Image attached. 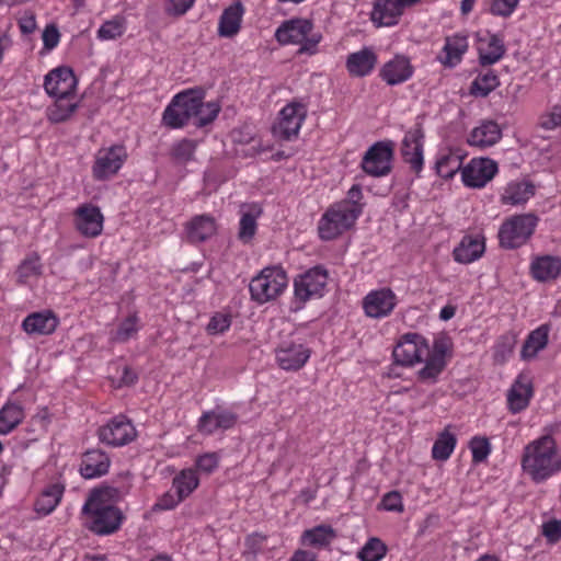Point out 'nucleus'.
Wrapping results in <instances>:
<instances>
[{
  "label": "nucleus",
  "instance_id": "22",
  "mask_svg": "<svg viewBox=\"0 0 561 561\" xmlns=\"http://www.w3.org/2000/svg\"><path fill=\"white\" fill-rule=\"evenodd\" d=\"M414 67L410 59L403 55H396L387 61L379 70V77L388 85H399L412 78Z\"/></svg>",
  "mask_w": 561,
  "mask_h": 561
},
{
  "label": "nucleus",
  "instance_id": "59",
  "mask_svg": "<svg viewBox=\"0 0 561 561\" xmlns=\"http://www.w3.org/2000/svg\"><path fill=\"white\" fill-rule=\"evenodd\" d=\"M381 505L388 512H403L402 496L398 491H390L382 496Z\"/></svg>",
  "mask_w": 561,
  "mask_h": 561
},
{
  "label": "nucleus",
  "instance_id": "33",
  "mask_svg": "<svg viewBox=\"0 0 561 561\" xmlns=\"http://www.w3.org/2000/svg\"><path fill=\"white\" fill-rule=\"evenodd\" d=\"M185 230L191 243H201L215 234L216 222L209 215H197L186 224Z\"/></svg>",
  "mask_w": 561,
  "mask_h": 561
},
{
  "label": "nucleus",
  "instance_id": "27",
  "mask_svg": "<svg viewBox=\"0 0 561 561\" xmlns=\"http://www.w3.org/2000/svg\"><path fill=\"white\" fill-rule=\"evenodd\" d=\"M535 193L536 187L530 181L513 180L504 186L500 201L503 205H524Z\"/></svg>",
  "mask_w": 561,
  "mask_h": 561
},
{
  "label": "nucleus",
  "instance_id": "43",
  "mask_svg": "<svg viewBox=\"0 0 561 561\" xmlns=\"http://www.w3.org/2000/svg\"><path fill=\"white\" fill-rule=\"evenodd\" d=\"M24 419L23 409L16 403H7L0 410V434L12 432Z\"/></svg>",
  "mask_w": 561,
  "mask_h": 561
},
{
  "label": "nucleus",
  "instance_id": "13",
  "mask_svg": "<svg viewBox=\"0 0 561 561\" xmlns=\"http://www.w3.org/2000/svg\"><path fill=\"white\" fill-rule=\"evenodd\" d=\"M398 305V297L388 287L370 290L362 300L367 318L379 320L389 317Z\"/></svg>",
  "mask_w": 561,
  "mask_h": 561
},
{
  "label": "nucleus",
  "instance_id": "26",
  "mask_svg": "<svg viewBox=\"0 0 561 561\" xmlns=\"http://www.w3.org/2000/svg\"><path fill=\"white\" fill-rule=\"evenodd\" d=\"M111 465L108 456L101 449H91L82 455L80 474L84 479H95L107 473Z\"/></svg>",
  "mask_w": 561,
  "mask_h": 561
},
{
  "label": "nucleus",
  "instance_id": "51",
  "mask_svg": "<svg viewBox=\"0 0 561 561\" xmlns=\"http://www.w3.org/2000/svg\"><path fill=\"white\" fill-rule=\"evenodd\" d=\"M138 321L139 319L136 314L128 316L119 323L117 330L112 334V341L124 343L135 336L139 330Z\"/></svg>",
  "mask_w": 561,
  "mask_h": 561
},
{
  "label": "nucleus",
  "instance_id": "12",
  "mask_svg": "<svg viewBox=\"0 0 561 561\" xmlns=\"http://www.w3.org/2000/svg\"><path fill=\"white\" fill-rule=\"evenodd\" d=\"M424 137L423 126L420 122H416L405 131L401 144L402 159L416 174H420L424 165Z\"/></svg>",
  "mask_w": 561,
  "mask_h": 561
},
{
  "label": "nucleus",
  "instance_id": "62",
  "mask_svg": "<svg viewBox=\"0 0 561 561\" xmlns=\"http://www.w3.org/2000/svg\"><path fill=\"white\" fill-rule=\"evenodd\" d=\"M44 47L48 50L54 49L60 38L58 28L55 25H47L42 35Z\"/></svg>",
  "mask_w": 561,
  "mask_h": 561
},
{
  "label": "nucleus",
  "instance_id": "2",
  "mask_svg": "<svg viewBox=\"0 0 561 561\" xmlns=\"http://www.w3.org/2000/svg\"><path fill=\"white\" fill-rule=\"evenodd\" d=\"M520 466L530 480L540 484L561 472V453L554 438L543 435L528 443L523 450Z\"/></svg>",
  "mask_w": 561,
  "mask_h": 561
},
{
  "label": "nucleus",
  "instance_id": "32",
  "mask_svg": "<svg viewBox=\"0 0 561 561\" xmlns=\"http://www.w3.org/2000/svg\"><path fill=\"white\" fill-rule=\"evenodd\" d=\"M502 137L500 126L493 121H484L470 133V146L486 148L495 145Z\"/></svg>",
  "mask_w": 561,
  "mask_h": 561
},
{
  "label": "nucleus",
  "instance_id": "31",
  "mask_svg": "<svg viewBox=\"0 0 561 561\" xmlns=\"http://www.w3.org/2000/svg\"><path fill=\"white\" fill-rule=\"evenodd\" d=\"M203 94L192 91V102L195 104L192 118L195 119L194 125L198 128L211 124L220 112V104L217 101L204 102Z\"/></svg>",
  "mask_w": 561,
  "mask_h": 561
},
{
  "label": "nucleus",
  "instance_id": "40",
  "mask_svg": "<svg viewBox=\"0 0 561 561\" xmlns=\"http://www.w3.org/2000/svg\"><path fill=\"white\" fill-rule=\"evenodd\" d=\"M457 445L456 435L450 432V426L445 427L434 442L432 457L438 461H446L454 453Z\"/></svg>",
  "mask_w": 561,
  "mask_h": 561
},
{
  "label": "nucleus",
  "instance_id": "18",
  "mask_svg": "<svg viewBox=\"0 0 561 561\" xmlns=\"http://www.w3.org/2000/svg\"><path fill=\"white\" fill-rule=\"evenodd\" d=\"M497 163L489 158L472 159L461 170V179L466 186L481 188L497 173Z\"/></svg>",
  "mask_w": 561,
  "mask_h": 561
},
{
  "label": "nucleus",
  "instance_id": "29",
  "mask_svg": "<svg viewBox=\"0 0 561 561\" xmlns=\"http://www.w3.org/2000/svg\"><path fill=\"white\" fill-rule=\"evenodd\" d=\"M485 244L483 238L465 236L460 243L454 249V260L461 264H470L480 259L484 253Z\"/></svg>",
  "mask_w": 561,
  "mask_h": 561
},
{
  "label": "nucleus",
  "instance_id": "64",
  "mask_svg": "<svg viewBox=\"0 0 561 561\" xmlns=\"http://www.w3.org/2000/svg\"><path fill=\"white\" fill-rule=\"evenodd\" d=\"M19 26L23 34H32L36 30L35 16L25 12L19 20Z\"/></svg>",
  "mask_w": 561,
  "mask_h": 561
},
{
  "label": "nucleus",
  "instance_id": "39",
  "mask_svg": "<svg viewBox=\"0 0 561 561\" xmlns=\"http://www.w3.org/2000/svg\"><path fill=\"white\" fill-rule=\"evenodd\" d=\"M336 537L330 525H319L307 529L301 535V542L311 547L322 548L329 546Z\"/></svg>",
  "mask_w": 561,
  "mask_h": 561
},
{
  "label": "nucleus",
  "instance_id": "9",
  "mask_svg": "<svg viewBox=\"0 0 561 561\" xmlns=\"http://www.w3.org/2000/svg\"><path fill=\"white\" fill-rule=\"evenodd\" d=\"M307 116L306 105L301 102H290L278 113L277 122L273 125V135L283 140H290L299 134Z\"/></svg>",
  "mask_w": 561,
  "mask_h": 561
},
{
  "label": "nucleus",
  "instance_id": "1",
  "mask_svg": "<svg viewBox=\"0 0 561 561\" xmlns=\"http://www.w3.org/2000/svg\"><path fill=\"white\" fill-rule=\"evenodd\" d=\"M121 496L122 492L115 488L92 490L81 510L85 516L84 527L98 536L116 533L125 516L112 501Z\"/></svg>",
  "mask_w": 561,
  "mask_h": 561
},
{
  "label": "nucleus",
  "instance_id": "19",
  "mask_svg": "<svg viewBox=\"0 0 561 561\" xmlns=\"http://www.w3.org/2000/svg\"><path fill=\"white\" fill-rule=\"evenodd\" d=\"M73 217L75 227L83 237L95 238L102 233L104 217L98 206L82 204L77 207Z\"/></svg>",
  "mask_w": 561,
  "mask_h": 561
},
{
  "label": "nucleus",
  "instance_id": "42",
  "mask_svg": "<svg viewBox=\"0 0 561 561\" xmlns=\"http://www.w3.org/2000/svg\"><path fill=\"white\" fill-rule=\"evenodd\" d=\"M173 488L184 500L190 496L199 485V478L196 470L183 469L173 478Z\"/></svg>",
  "mask_w": 561,
  "mask_h": 561
},
{
  "label": "nucleus",
  "instance_id": "60",
  "mask_svg": "<svg viewBox=\"0 0 561 561\" xmlns=\"http://www.w3.org/2000/svg\"><path fill=\"white\" fill-rule=\"evenodd\" d=\"M540 125L543 129L551 130L561 126V106H554L550 113L541 117Z\"/></svg>",
  "mask_w": 561,
  "mask_h": 561
},
{
  "label": "nucleus",
  "instance_id": "53",
  "mask_svg": "<svg viewBox=\"0 0 561 561\" xmlns=\"http://www.w3.org/2000/svg\"><path fill=\"white\" fill-rule=\"evenodd\" d=\"M363 191L359 184H354L347 192L346 198L336 202L337 204H347L351 210L356 213V216H360L363 213L364 205L362 204Z\"/></svg>",
  "mask_w": 561,
  "mask_h": 561
},
{
  "label": "nucleus",
  "instance_id": "4",
  "mask_svg": "<svg viewBox=\"0 0 561 561\" xmlns=\"http://www.w3.org/2000/svg\"><path fill=\"white\" fill-rule=\"evenodd\" d=\"M538 222V216L533 213L513 215L506 218L497 232L500 245L506 250L520 248L531 238Z\"/></svg>",
  "mask_w": 561,
  "mask_h": 561
},
{
  "label": "nucleus",
  "instance_id": "36",
  "mask_svg": "<svg viewBox=\"0 0 561 561\" xmlns=\"http://www.w3.org/2000/svg\"><path fill=\"white\" fill-rule=\"evenodd\" d=\"M64 492L65 485L61 483H53L47 485L35 501V512L43 516L53 513L60 503Z\"/></svg>",
  "mask_w": 561,
  "mask_h": 561
},
{
  "label": "nucleus",
  "instance_id": "5",
  "mask_svg": "<svg viewBox=\"0 0 561 561\" xmlns=\"http://www.w3.org/2000/svg\"><path fill=\"white\" fill-rule=\"evenodd\" d=\"M358 216L350 209L347 204L334 203L330 205L318 221L319 238L323 241H331L356 224Z\"/></svg>",
  "mask_w": 561,
  "mask_h": 561
},
{
  "label": "nucleus",
  "instance_id": "24",
  "mask_svg": "<svg viewBox=\"0 0 561 561\" xmlns=\"http://www.w3.org/2000/svg\"><path fill=\"white\" fill-rule=\"evenodd\" d=\"M468 46V39L463 35L455 34L447 36L442 50L436 56V60L445 68H455L461 62Z\"/></svg>",
  "mask_w": 561,
  "mask_h": 561
},
{
  "label": "nucleus",
  "instance_id": "7",
  "mask_svg": "<svg viewBox=\"0 0 561 561\" xmlns=\"http://www.w3.org/2000/svg\"><path fill=\"white\" fill-rule=\"evenodd\" d=\"M328 272L321 266L309 268L294 280V310H300L313 298H321L328 284Z\"/></svg>",
  "mask_w": 561,
  "mask_h": 561
},
{
  "label": "nucleus",
  "instance_id": "28",
  "mask_svg": "<svg viewBox=\"0 0 561 561\" xmlns=\"http://www.w3.org/2000/svg\"><path fill=\"white\" fill-rule=\"evenodd\" d=\"M530 274L537 282H550L561 275V257L556 255H541L533 259Z\"/></svg>",
  "mask_w": 561,
  "mask_h": 561
},
{
  "label": "nucleus",
  "instance_id": "52",
  "mask_svg": "<svg viewBox=\"0 0 561 561\" xmlns=\"http://www.w3.org/2000/svg\"><path fill=\"white\" fill-rule=\"evenodd\" d=\"M470 450L474 463L483 462L491 453L490 442L485 437H473L470 442Z\"/></svg>",
  "mask_w": 561,
  "mask_h": 561
},
{
  "label": "nucleus",
  "instance_id": "44",
  "mask_svg": "<svg viewBox=\"0 0 561 561\" xmlns=\"http://www.w3.org/2000/svg\"><path fill=\"white\" fill-rule=\"evenodd\" d=\"M77 108L78 103L70 96L56 98V102L47 110V118L51 123H61L67 121Z\"/></svg>",
  "mask_w": 561,
  "mask_h": 561
},
{
  "label": "nucleus",
  "instance_id": "14",
  "mask_svg": "<svg viewBox=\"0 0 561 561\" xmlns=\"http://www.w3.org/2000/svg\"><path fill=\"white\" fill-rule=\"evenodd\" d=\"M311 356V350L298 340H286L275 350L278 366L287 371L301 369Z\"/></svg>",
  "mask_w": 561,
  "mask_h": 561
},
{
  "label": "nucleus",
  "instance_id": "37",
  "mask_svg": "<svg viewBox=\"0 0 561 561\" xmlns=\"http://www.w3.org/2000/svg\"><path fill=\"white\" fill-rule=\"evenodd\" d=\"M243 8L241 3H234L224 10L218 23V34L221 37H233L241 26Z\"/></svg>",
  "mask_w": 561,
  "mask_h": 561
},
{
  "label": "nucleus",
  "instance_id": "6",
  "mask_svg": "<svg viewBox=\"0 0 561 561\" xmlns=\"http://www.w3.org/2000/svg\"><path fill=\"white\" fill-rule=\"evenodd\" d=\"M288 277L279 266L265 267L250 282L249 289L251 298L265 304L277 298L287 287Z\"/></svg>",
  "mask_w": 561,
  "mask_h": 561
},
{
  "label": "nucleus",
  "instance_id": "10",
  "mask_svg": "<svg viewBox=\"0 0 561 561\" xmlns=\"http://www.w3.org/2000/svg\"><path fill=\"white\" fill-rule=\"evenodd\" d=\"M428 354L427 340L414 332L403 334L393 348L394 362L401 366H413L421 363Z\"/></svg>",
  "mask_w": 561,
  "mask_h": 561
},
{
  "label": "nucleus",
  "instance_id": "20",
  "mask_svg": "<svg viewBox=\"0 0 561 561\" xmlns=\"http://www.w3.org/2000/svg\"><path fill=\"white\" fill-rule=\"evenodd\" d=\"M534 397V385L529 375L519 374L506 392L507 410L512 414L523 412Z\"/></svg>",
  "mask_w": 561,
  "mask_h": 561
},
{
  "label": "nucleus",
  "instance_id": "46",
  "mask_svg": "<svg viewBox=\"0 0 561 561\" xmlns=\"http://www.w3.org/2000/svg\"><path fill=\"white\" fill-rule=\"evenodd\" d=\"M462 165V158L457 152L442 153L436 161L437 174L444 179H451Z\"/></svg>",
  "mask_w": 561,
  "mask_h": 561
},
{
  "label": "nucleus",
  "instance_id": "56",
  "mask_svg": "<svg viewBox=\"0 0 561 561\" xmlns=\"http://www.w3.org/2000/svg\"><path fill=\"white\" fill-rule=\"evenodd\" d=\"M438 359L447 360L451 355V343L447 336H438L434 340L432 348L428 346V354Z\"/></svg>",
  "mask_w": 561,
  "mask_h": 561
},
{
  "label": "nucleus",
  "instance_id": "57",
  "mask_svg": "<svg viewBox=\"0 0 561 561\" xmlns=\"http://www.w3.org/2000/svg\"><path fill=\"white\" fill-rule=\"evenodd\" d=\"M219 465V456L217 453H206L198 456L195 460V466L198 471L210 474Z\"/></svg>",
  "mask_w": 561,
  "mask_h": 561
},
{
  "label": "nucleus",
  "instance_id": "50",
  "mask_svg": "<svg viewBox=\"0 0 561 561\" xmlns=\"http://www.w3.org/2000/svg\"><path fill=\"white\" fill-rule=\"evenodd\" d=\"M387 554V546L377 537L369 538L357 552L360 561H380Z\"/></svg>",
  "mask_w": 561,
  "mask_h": 561
},
{
  "label": "nucleus",
  "instance_id": "55",
  "mask_svg": "<svg viewBox=\"0 0 561 561\" xmlns=\"http://www.w3.org/2000/svg\"><path fill=\"white\" fill-rule=\"evenodd\" d=\"M231 325V318L229 314L217 312L215 313L206 328V331L208 334L215 335V334H221L229 330Z\"/></svg>",
  "mask_w": 561,
  "mask_h": 561
},
{
  "label": "nucleus",
  "instance_id": "30",
  "mask_svg": "<svg viewBox=\"0 0 561 561\" xmlns=\"http://www.w3.org/2000/svg\"><path fill=\"white\" fill-rule=\"evenodd\" d=\"M58 325V319L50 312H34L22 322L23 330L31 335L51 334Z\"/></svg>",
  "mask_w": 561,
  "mask_h": 561
},
{
  "label": "nucleus",
  "instance_id": "23",
  "mask_svg": "<svg viewBox=\"0 0 561 561\" xmlns=\"http://www.w3.org/2000/svg\"><path fill=\"white\" fill-rule=\"evenodd\" d=\"M238 416L236 413L222 409H216L203 413L198 420V432L205 435H211L221 430L226 431L232 428L237 423Z\"/></svg>",
  "mask_w": 561,
  "mask_h": 561
},
{
  "label": "nucleus",
  "instance_id": "47",
  "mask_svg": "<svg viewBox=\"0 0 561 561\" xmlns=\"http://www.w3.org/2000/svg\"><path fill=\"white\" fill-rule=\"evenodd\" d=\"M425 364L417 371V378L427 383H435L439 375L447 366V360L438 359L431 355H425Z\"/></svg>",
  "mask_w": 561,
  "mask_h": 561
},
{
  "label": "nucleus",
  "instance_id": "34",
  "mask_svg": "<svg viewBox=\"0 0 561 561\" xmlns=\"http://www.w3.org/2000/svg\"><path fill=\"white\" fill-rule=\"evenodd\" d=\"M240 213L238 238L243 243H249L255 236L257 229L256 219L261 216L262 208L254 203L245 204L241 206Z\"/></svg>",
  "mask_w": 561,
  "mask_h": 561
},
{
  "label": "nucleus",
  "instance_id": "35",
  "mask_svg": "<svg viewBox=\"0 0 561 561\" xmlns=\"http://www.w3.org/2000/svg\"><path fill=\"white\" fill-rule=\"evenodd\" d=\"M550 325L545 323L533 330L526 337L520 356L523 359H533L548 345Z\"/></svg>",
  "mask_w": 561,
  "mask_h": 561
},
{
  "label": "nucleus",
  "instance_id": "45",
  "mask_svg": "<svg viewBox=\"0 0 561 561\" xmlns=\"http://www.w3.org/2000/svg\"><path fill=\"white\" fill-rule=\"evenodd\" d=\"M42 274L41 259L37 253L27 255L16 268L18 283L26 285L34 277Z\"/></svg>",
  "mask_w": 561,
  "mask_h": 561
},
{
  "label": "nucleus",
  "instance_id": "21",
  "mask_svg": "<svg viewBox=\"0 0 561 561\" xmlns=\"http://www.w3.org/2000/svg\"><path fill=\"white\" fill-rule=\"evenodd\" d=\"M77 87V79L69 67L50 70L44 80V89L54 98L71 96Z\"/></svg>",
  "mask_w": 561,
  "mask_h": 561
},
{
  "label": "nucleus",
  "instance_id": "16",
  "mask_svg": "<svg viewBox=\"0 0 561 561\" xmlns=\"http://www.w3.org/2000/svg\"><path fill=\"white\" fill-rule=\"evenodd\" d=\"M137 436L133 423L124 415H116L99 428V438L102 443L119 447L129 444Z\"/></svg>",
  "mask_w": 561,
  "mask_h": 561
},
{
  "label": "nucleus",
  "instance_id": "8",
  "mask_svg": "<svg viewBox=\"0 0 561 561\" xmlns=\"http://www.w3.org/2000/svg\"><path fill=\"white\" fill-rule=\"evenodd\" d=\"M128 158L123 145H113L98 150L92 165V175L96 181H106L118 173Z\"/></svg>",
  "mask_w": 561,
  "mask_h": 561
},
{
  "label": "nucleus",
  "instance_id": "54",
  "mask_svg": "<svg viewBox=\"0 0 561 561\" xmlns=\"http://www.w3.org/2000/svg\"><path fill=\"white\" fill-rule=\"evenodd\" d=\"M520 0H491L490 13L500 18H510Z\"/></svg>",
  "mask_w": 561,
  "mask_h": 561
},
{
  "label": "nucleus",
  "instance_id": "17",
  "mask_svg": "<svg viewBox=\"0 0 561 561\" xmlns=\"http://www.w3.org/2000/svg\"><path fill=\"white\" fill-rule=\"evenodd\" d=\"M419 2L420 0H376L370 19L377 26L397 25L405 9Z\"/></svg>",
  "mask_w": 561,
  "mask_h": 561
},
{
  "label": "nucleus",
  "instance_id": "63",
  "mask_svg": "<svg viewBox=\"0 0 561 561\" xmlns=\"http://www.w3.org/2000/svg\"><path fill=\"white\" fill-rule=\"evenodd\" d=\"M194 1L195 0H169L167 10L169 13L181 15L192 8Z\"/></svg>",
  "mask_w": 561,
  "mask_h": 561
},
{
  "label": "nucleus",
  "instance_id": "49",
  "mask_svg": "<svg viewBox=\"0 0 561 561\" xmlns=\"http://www.w3.org/2000/svg\"><path fill=\"white\" fill-rule=\"evenodd\" d=\"M126 31V22L122 16H114L105 21L98 30L96 37L100 41H113L121 37Z\"/></svg>",
  "mask_w": 561,
  "mask_h": 561
},
{
  "label": "nucleus",
  "instance_id": "48",
  "mask_svg": "<svg viewBox=\"0 0 561 561\" xmlns=\"http://www.w3.org/2000/svg\"><path fill=\"white\" fill-rule=\"evenodd\" d=\"M197 146V140L183 138L172 145L170 154L178 163L186 164L194 160Z\"/></svg>",
  "mask_w": 561,
  "mask_h": 561
},
{
  "label": "nucleus",
  "instance_id": "11",
  "mask_svg": "<svg viewBox=\"0 0 561 561\" xmlns=\"http://www.w3.org/2000/svg\"><path fill=\"white\" fill-rule=\"evenodd\" d=\"M392 157L393 144L391 141H378L365 152L362 169L370 176L388 175L391 172Z\"/></svg>",
  "mask_w": 561,
  "mask_h": 561
},
{
  "label": "nucleus",
  "instance_id": "15",
  "mask_svg": "<svg viewBox=\"0 0 561 561\" xmlns=\"http://www.w3.org/2000/svg\"><path fill=\"white\" fill-rule=\"evenodd\" d=\"M195 104L192 102V90L178 93L173 96L162 114V123L171 129H179L192 119Z\"/></svg>",
  "mask_w": 561,
  "mask_h": 561
},
{
  "label": "nucleus",
  "instance_id": "25",
  "mask_svg": "<svg viewBox=\"0 0 561 561\" xmlns=\"http://www.w3.org/2000/svg\"><path fill=\"white\" fill-rule=\"evenodd\" d=\"M377 60L376 53L369 47H364L347 56L345 67L350 76L363 78L373 72Z\"/></svg>",
  "mask_w": 561,
  "mask_h": 561
},
{
  "label": "nucleus",
  "instance_id": "38",
  "mask_svg": "<svg viewBox=\"0 0 561 561\" xmlns=\"http://www.w3.org/2000/svg\"><path fill=\"white\" fill-rule=\"evenodd\" d=\"M505 53L503 39L495 34L489 35L480 41L479 61L482 66H490L497 62Z\"/></svg>",
  "mask_w": 561,
  "mask_h": 561
},
{
  "label": "nucleus",
  "instance_id": "41",
  "mask_svg": "<svg viewBox=\"0 0 561 561\" xmlns=\"http://www.w3.org/2000/svg\"><path fill=\"white\" fill-rule=\"evenodd\" d=\"M500 85V79L494 70L489 69L480 72L471 82L470 94L473 96L485 98Z\"/></svg>",
  "mask_w": 561,
  "mask_h": 561
},
{
  "label": "nucleus",
  "instance_id": "58",
  "mask_svg": "<svg viewBox=\"0 0 561 561\" xmlns=\"http://www.w3.org/2000/svg\"><path fill=\"white\" fill-rule=\"evenodd\" d=\"M184 499L175 493L172 492H165L163 495H161L156 504L153 505L154 511H169L176 507Z\"/></svg>",
  "mask_w": 561,
  "mask_h": 561
},
{
  "label": "nucleus",
  "instance_id": "61",
  "mask_svg": "<svg viewBox=\"0 0 561 561\" xmlns=\"http://www.w3.org/2000/svg\"><path fill=\"white\" fill-rule=\"evenodd\" d=\"M543 536L551 542L561 539V519H553L542 525Z\"/></svg>",
  "mask_w": 561,
  "mask_h": 561
},
{
  "label": "nucleus",
  "instance_id": "3",
  "mask_svg": "<svg viewBox=\"0 0 561 561\" xmlns=\"http://www.w3.org/2000/svg\"><path fill=\"white\" fill-rule=\"evenodd\" d=\"M313 24L307 19H291L283 22L275 31V38L282 45H300L299 53L314 54L321 35L312 33Z\"/></svg>",
  "mask_w": 561,
  "mask_h": 561
}]
</instances>
